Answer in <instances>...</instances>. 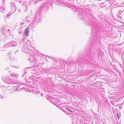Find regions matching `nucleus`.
Returning a JSON list of instances; mask_svg holds the SVG:
<instances>
[{
	"label": "nucleus",
	"instance_id": "obj_1",
	"mask_svg": "<svg viewBox=\"0 0 124 124\" xmlns=\"http://www.w3.org/2000/svg\"><path fill=\"white\" fill-rule=\"evenodd\" d=\"M29 33L28 29V28H27L25 30V33L27 35V36H28V33Z\"/></svg>",
	"mask_w": 124,
	"mask_h": 124
},
{
	"label": "nucleus",
	"instance_id": "obj_2",
	"mask_svg": "<svg viewBox=\"0 0 124 124\" xmlns=\"http://www.w3.org/2000/svg\"><path fill=\"white\" fill-rule=\"evenodd\" d=\"M117 116H118V118L119 119V116L118 115V114H117Z\"/></svg>",
	"mask_w": 124,
	"mask_h": 124
},
{
	"label": "nucleus",
	"instance_id": "obj_3",
	"mask_svg": "<svg viewBox=\"0 0 124 124\" xmlns=\"http://www.w3.org/2000/svg\"><path fill=\"white\" fill-rule=\"evenodd\" d=\"M68 110L69 111H70V112H72V111H71V110H69V109H68Z\"/></svg>",
	"mask_w": 124,
	"mask_h": 124
}]
</instances>
